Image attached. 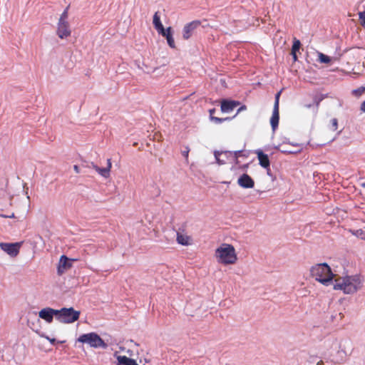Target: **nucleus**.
I'll return each instance as SVG.
<instances>
[{"instance_id":"nucleus-1","label":"nucleus","mask_w":365,"mask_h":365,"mask_svg":"<svg viewBox=\"0 0 365 365\" xmlns=\"http://www.w3.org/2000/svg\"><path fill=\"white\" fill-rule=\"evenodd\" d=\"M310 273L312 277L325 286H329L333 283L334 274L331 267L326 262L312 266L310 269Z\"/></svg>"},{"instance_id":"nucleus-2","label":"nucleus","mask_w":365,"mask_h":365,"mask_svg":"<svg viewBox=\"0 0 365 365\" xmlns=\"http://www.w3.org/2000/svg\"><path fill=\"white\" fill-rule=\"evenodd\" d=\"M215 257L217 262L222 264H235L237 259L235 247L230 244H222L215 250Z\"/></svg>"},{"instance_id":"nucleus-3","label":"nucleus","mask_w":365,"mask_h":365,"mask_svg":"<svg viewBox=\"0 0 365 365\" xmlns=\"http://www.w3.org/2000/svg\"><path fill=\"white\" fill-rule=\"evenodd\" d=\"M77 341L86 344L94 349H107L108 345L96 332L92 331L89 333L82 334L77 339Z\"/></svg>"},{"instance_id":"nucleus-4","label":"nucleus","mask_w":365,"mask_h":365,"mask_svg":"<svg viewBox=\"0 0 365 365\" xmlns=\"http://www.w3.org/2000/svg\"><path fill=\"white\" fill-rule=\"evenodd\" d=\"M81 312L73 307H62L58 309L57 321L62 324H72L78 320Z\"/></svg>"},{"instance_id":"nucleus-5","label":"nucleus","mask_w":365,"mask_h":365,"mask_svg":"<svg viewBox=\"0 0 365 365\" xmlns=\"http://www.w3.org/2000/svg\"><path fill=\"white\" fill-rule=\"evenodd\" d=\"M22 242H0L1 249L11 257H16L19 253Z\"/></svg>"},{"instance_id":"nucleus-6","label":"nucleus","mask_w":365,"mask_h":365,"mask_svg":"<svg viewBox=\"0 0 365 365\" xmlns=\"http://www.w3.org/2000/svg\"><path fill=\"white\" fill-rule=\"evenodd\" d=\"M57 313L58 309L51 307H45L38 312V317L46 322L51 324L53 321L54 317L57 320Z\"/></svg>"},{"instance_id":"nucleus-7","label":"nucleus","mask_w":365,"mask_h":365,"mask_svg":"<svg viewBox=\"0 0 365 365\" xmlns=\"http://www.w3.org/2000/svg\"><path fill=\"white\" fill-rule=\"evenodd\" d=\"M240 105V102L239 101L222 98L220 101V109L222 113H228Z\"/></svg>"},{"instance_id":"nucleus-8","label":"nucleus","mask_w":365,"mask_h":365,"mask_svg":"<svg viewBox=\"0 0 365 365\" xmlns=\"http://www.w3.org/2000/svg\"><path fill=\"white\" fill-rule=\"evenodd\" d=\"M76 260L77 259L68 258L64 255H61L57 267L58 274L61 275L66 270L72 267V262Z\"/></svg>"},{"instance_id":"nucleus-9","label":"nucleus","mask_w":365,"mask_h":365,"mask_svg":"<svg viewBox=\"0 0 365 365\" xmlns=\"http://www.w3.org/2000/svg\"><path fill=\"white\" fill-rule=\"evenodd\" d=\"M201 25V21L199 20H194L190 23L186 24L182 29V37L184 39H189L194 31Z\"/></svg>"},{"instance_id":"nucleus-10","label":"nucleus","mask_w":365,"mask_h":365,"mask_svg":"<svg viewBox=\"0 0 365 365\" xmlns=\"http://www.w3.org/2000/svg\"><path fill=\"white\" fill-rule=\"evenodd\" d=\"M56 34L61 39L70 36L71 31L69 28L68 22L58 21Z\"/></svg>"},{"instance_id":"nucleus-11","label":"nucleus","mask_w":365,"mask_h":365,"mask_svg":"<svg viewBox=\"0 0 365 365\" xmlns=\"http://www.w3.org/2000/svg\"><path fill=\"white\" fill-rule=\"evenodd\" d=\"M346 279L348 280L349 286L351 289H355L354 293L356 292L362 287V279L361 275H346Z\"/></svg>"},{"instance_id":"nucleus-12","label":"nucleus","mask_w":365,"mask_h":365,"mask_svg":"<svg viewBox=\"0 0 365 365\" xmlns=\"http://www.w3.org/2000/svg\"><path fill=\"white\" fill-rule=\"evenodd\" d=\"M237 184L244 189H249L254 187L255 181L247 173H243L238 178Z\"/></svg>"},{"instance_id":"nucleus-13","label":"nucleus","mask_w":365,"mask_h":365,"mask_svg":"<svg viewBox=\"0 0 365 365\" xmlns=\"http://www.w3.org/2000/svg\"><path fill=\"white\" fill-rule=\"evenodd\" d=\"M347 282L348 280L346 279L345 276L343 277L341 281H336V283L334 284V289L342 290L346 294H354L355 289L350 288Z\"/></svg>"},{"instance_id":"nucleus-14","label":"nucleus","mask_w":365,"mask_h":365,"mask_svg":"<svg viewBox=\"0 0 365 365\" xmlns=\"http://www.w3.org/2000/svg\"><path fill=\"white\" fill-rule=\"evenodd\" d=\"M257 157L259 160V165L264 168L267 169L270 167V160L267 154L264 153L262 149L258 148L254 152Z\"/></svg>"},{"instance_id":"nucleus-15","label":"nucleus","mask_w":365,"mask_h":365,"mask_svg":"<svg viewBox=\"0 0 365 365\" xmlns=\"http://www.w3.org/2000/svg\"><path fill=\"white\" fill-rule=\"evenodd\" d=\"M159 34L166 38L168 45L170 48H175V43L173 38V30L171 26H168L166 29H164L161 32L159 33Z\"/></svg>"},{"instance_id":"nucleus-16","label":"nucleus","mask_w":365,"mask_h":365,"mask_svg":"<svg viewBox=\"0 0 365 365\" xmlns=\"http://www.w3.org/2000/svg\"><path fill=\"white\" fill-rule=\"evenodd\" d=\"M279 108H273L272 114L270 118V125L272 127V130L274 132L279 126Z\"/></svg>"},{"instance_id":"nucleus-17","label":"nucleus","mask_w":365,"mask_h":365,"mask_svg":"<svg viewBox=\"0 0 365 365\" xmlns=\"http://www.w3.org/2000/svg\"><path fill=\"white\" fill-rule=\"evenodd\" d=\"M94 169L100 174L102 177L107 178L110 175V171L111 168L110 159L107 160V166L105 168H100L98 165H93Z\"/></svg>"},{"instance_id":"nucleus-18","label":"nucleus","mask_w":365,"mask_h":365,"mask_svg":"<svg viewBox=\"0 0 365 365\" xmlns=\"http://www.w3.org/2000/svg\"><path fill=\"white\" fill-rule=\"evenodd\" d=\"M225 155V156L226 157V158H229L230 157H231L232 155V151H229V150H215L214 151V156H215V160H216V163L221 165H224L226 163V160H224V159H221L220 158V156L221 155Z\"/></svg>"},{"instance_id":"nucleus-19","label":"nucleus","mask_w":365,"mask_h":365,"mask_svg":"<svg viewBox=\"0 0 365 365\" xmlns=\"http://www.w3.org/2000/svg\"><path fill=\"white\" fill-rule=\"evenodd\" d=\"M116 359L118 361V365H138L135 359L126 356H116Z\"/></svg>"},{"instance_id":"nucleus-20","label":"nucleus","mask_w":365,"mask_h":365,"mask_svg":"<svg viewBox=\"0 0 365 365\" xmlns=\"http://www.w3.org/2000/svg\"><path fill=\"white\" fill-rule=\"evenodd\" d=\"M153 24L154 28L156 29V31L158 32V34L160 32H161L165 29L161 22L158 11H156L153 15Z\"/></svg>"},{"instance_id":"nucleus-21","label":"nucleus","mask_w":365,"mask_h":365,"mask_svg":"<svg viewBox=\"0 0 365 365\" xmlns=\"http://www.w3.org/2000/svg\"><path fill=\"white\" fill-rule=\"evenodd\" d=\"M328 96V93H317L313 97L314 104H315L317 109L318 108L320 103Z\"/></svg>"},{"instance_id":"nucleus-22","label":"nucleus","mask_w":365,"mask_h":365,"mask_svg":"<svg viewBox=\"0 0 365 365\" xmlns=\"http://www.w3.org/2000/svg\"><path fill=\"white\" fill-rule=\"evenodd\" d=\"M234 118H235V115H234L232 117H226V118H219V117H215V116H211L210 120L212 122H213L214 123L219 125L225 121H230L232 119H233Z\"/></svg>"},{"instance_id":"nucleus-23","label":"nucleus","mask_w":365,"mask_h":365,"mask_svg":"<svg viewBox=\"0 0 365 365\" xmlns=\"http://www.w3.org/2000/svg\"><path fill=\"white\" fill-rule=\"evenodd\" d=\"M318 61L321 63L329 64L331 61V58L323 53L318 52Z\"/></svg>"},{"instance_id":"nucleus-24","label":"nucleus","mask_w":365,"mask_h":365,"mask_svg":"<svg viewBox=\"0 0 365 365\" xmlns=\"http://www.w3.org/2000/svg\"><path fill=\"white\" fill-rule=\"evenodd\" d=\"M177 242L178 244L184 246L189 245L188 237L179 232H177Z\"/></svg>"},{"instance_id":"nucleus-25","label":"nucleus","mask_w":365,"mask_h":365,"mask_svg":"<svg viewBox=\"0 0 365 365\" xmlns=\"http://www.w3.org/2000/svg\"><path fill=\"white\" fill-rule=\"evenodd\" d=\"M300 47H301V42H300V41L299 39L294 38V41H293L291 52L292 53H294V52L297 53V52H299V51L300 49Z\"/></svg>"},{"instance_id":"nucleus-26","label":"nucleus","mask_w":365,"mask_h":365,"mask_svg":"<svg viewBox=\"0 0 365 365\" xmlns=\"http://www.w3.org/2000/svg\"><path fill=\"white\" fill-rule=\"evenodd\" d=\"M69 6H68L62 12L58 19V21L68 22L67 19L68 16Z\"/></svg>"},{"instance_id":"nucleus-27","label":"nucleus","mask_w":365,"mask_h":365,"mask_svg":"<svg viewBox=\"0 0 365 365\" xmlns=\"http://www.w3.org/2000/svg\"><path fill=\"white\" fill-rule=\"evenodd\" d=\"M243 150H236V151H234V152H232V155L231 156H233V158H235V163H238V158L239 157H242V156H244L245 157L246 155L243 154Z\"/></svg>"},{"instance_id":"nucleus-28","label":"nucleus","mask_w":365,"mask_h":365,"mask_svg":"<svg viewBox=\"0 0 365 365\" xmlns=\"http://www.w3.org/2000/svg\"><path fill=\"white\" fill-rule=\"evenodd\" d=\"M353 234L356 235L357 237L361 238V240H365V230L364 229H358L355 230Z\"/></svg>"},{"instance_id":"nucleus-29","label":"nucleus","mask_w":365,"mask_h":365,"mask_svg":"<svg viewBox=\"0 0 365 365\" xmlns=\"http://www.w3.org/2000/svg\"><path fill=\"white\" fill-rule=\"evenodd\" d=\"M365 91V87L364 86H361L356 89H354L352 91V93L356 96H360L361 95H362Z\"/></svg>"},{"instance_id":"nucleus-30","label":"nucleus","mask_w":365,"mask_h":365,"mask_svg":"<svg viewBox=\"0 0 365 365\" xmlns=\"http://www.w3.org/2000/svg\"><path fill=\"white\" fill-rule=\"evenodd\" d=\"M338 128V120L336 118H332L331 120V125L329 127V129L332 131L336 130Z\"/></svg>"},{"instance_id":"nucleus-31","label":"nucleus","mask_w":365,"mask_h":365,"mask_svg":"<svg viewBox=\"0 0 365 365\" xmlns=\"http://www.w3.org/2000/svg\"><path fill=\"white\" fill-rule=\"evenodd\" d=\"M281 93L282 91H279L277 92L276 94H275V96H274V108H279V97H280V95H281Z\"/></svg>"},{"instance_id":"nucleus-32","label":"nucleus","mask_w":365,"mask_h":365,"mask_svg":"<svg viewBox=\"0 0 365 365\" xmlns=\"http://www.w3.org/2000/svg\"><path fill=\"white\" fill-rule=\"evenodd\" d=\"M359 19L362 21V24H365V11H361L359 13Z\"/></svg>"},{"instance_id":"nucleus-33","label":"nucleus","mask_w":365,"mask_h":365,"mask_svg":"<svg viewBox=\"0 0 365 365\" xmlns=\"http://www.w3.org/2000/svg\"><path fill=\"white\" fill-rule=\"evenodd\" d=\"M279 151L284 154H289V155H296L297 154V152H291V150H279Z\"/></svg>"},{"instance_id":"nucleus-34","label":"nucleus","mask_w":365,"mask_h":365,"mask_svg":"<svg viewBox=\"0 0 365 365\" xmlns=\"http://www.w3.org/2000/svg\"><path fill=\"white\" fill-rule=\"evenodd\" d=\"M247 109V106L245 105H242L237 110V113L235 115V116L240 113L241 111H243V110H245Z\"/></svg>"},{"instance_id":"nucleus-35","label":"nucleus","mask_w":365,"mask_h":365,"mask_svg":"<svg viewBox=\"0 0 365 365\" xmlns=\"http://www.w3.org/2000/svg\"><path fill=\"white\" fill-rule=\"evenodd\" d=\"M46 338L50 341V343L52 345H54L57 342V340L55 338H50L49 336H46Z\"/></svg>"},{"instance_id":"nucleus-36","label":"nucleus","mask_w":365,"mask_h":365,"mask_svg":"<svg viewBox=\"0 0 365 365\" xmlns=\"http://www.w3.org/2000/svg\"><path fill=\"white\" fill-rule=\"evenodd\" d=\"M0 217H4V218H14V217H15V215H14V213H12L10 215L0 214Z\"/></svg>"},{"instance_id":"nucleus-37","label":"nucleus","mask_w":365,"mask_h":365,"mask_svg":"<svg viewBox=\"0 0 365 365\" xmlns=\"http://www.w3.org/2000/svg\"><path fill=\"white\" fill-rule=\"evenodd\" d=\"M291 143V141L289 140V139L287 137H283L282 138V144H290Z\"/></svg>"},{"instance_id":"nucleus-38","label":"nucleus","mask_w":365,"mask_h":365,"mask_svg":"<svg viewBox=\"0 0 365 365\" xmlns=\"http://www.w3.org/2000/svg\"><path fill=\"white\" fill-rule=\"evenodd\" d=\"M266 170H267V175H268V176H269V177H271V178H272V180H274V177L273 176V175H272V172H271L270 167H269V168H268L267 169H266Z\"/></svg>"},{"instance_id":"nucleus-39","label":"nucleus","mask_w":365,"mask_h":365,"mask_svg":"<svg viewBox=\"0 0 365 365\" xmlns=\"http://www.w3.org/2000/svg\"><path fill=\"white\" fill-rule=\"evenodd\" d=\"M291 55H292V56L293 61H294V62L297 61V60H298V57H297V53H295V52H294V53H292V52H291Z\"/></svg>"},{"instance_id":"nucleus-40","label":"nucleus","mask_w":365,"mask_h":365,"mask_svg":"<svg viewBox=\"0 0 365 365\" xmlns=\"http://www.w3.org/2000/svg\"><path fill=\"white\" fill-rule=\"evenodd\" d=\"M215 111H216L215 108H211L209 110L210 120H211V116H214L213 114L215 113Z\"/></svg>"},{"instance_id":"nucleus-41","label":"nucleus","mask_w":365,"mask_h":365,"mask_svg":"<svg viewBox=\"0 0 365 365\" xmlns=\"http://www.w3.org/2000/svg\"><path fill=\"white\" fill-rule=\"evenodd\" d=\"M73 169H74V170L76 171V173H80V168H79L78 165H73Z\"/></svg>"},{"instance_id":"nucleus-42","label":"nucleus","mask_w":365,"mask_h":365,"mask_svg":"<svg viewBox=\"0 0 365 365\" xmlns=\"http://www.w3.org/2000/svg\"><path fill=\"white\" fill-rule=\"evenodd\" d=\"M360 109L362 112H365V101L361 104Z\"/></svg>"},{"instance_id":"nucleus-43","label":"nucleus","mask_w":365,"mask_h":365,"mask_svg":"<svg viewBox=\"0 0 365 365\" xmlns=\"http://www.w3.org/2000/svg\"><path fill=\"white\" fill-rule=\"evenodd\" d=\"M270 148H271V146L269 145H267L264 146L262 150H263V151H268V150H269Z\"/></svg>"},{"instance_id":"nucleus-44","label":"nucleus","mask_w":365,"mask_h":365,"mask_svg":"<svg viewBox=\"0 0 365 365\" xmlns=\"http://www.w3.org/2000/svg\"><path fill=\"white\" fill-rule=\"evenodd\" d=\"M292 146H301L302 145L299 144V143H293V142H291V143L289 144Z\"/></svg>"},{"instance_id":"nucleus-45","label":"nucleus","mask_w":365,"mask_h":365,"mask_svg":"<svg viewBox=\"0 0 365 365\" xmlns=\"http://www.w3.org/2000/svg\"><path fill=\"white\" fill-rule=\"evenodd\" d=\"M188 152H189V150H186V151H183V152H182V155H183L184 157H186V158H187V157L188 156Z\"/></svg>"},{"instance_id":"nucleus-46","label":"nucleus","mask_w":365,"mask_h":365,"mask_svg":"<svg viewBox=\"0 0 365 365\" xmlns=\"http://www.w3.org/2000/svg\"><path fill=\"white\" fill-rule=\"evenodd\" d=\"M302 150V148H300L297 150H291V152H297V154H298V153H301Z\"/></svg>"},{"instance_id":"nucleus-47","label":"nucleus","mask_w":365,"mask_h":365,"mask_svg":"<svg viewBox=\"0 0 365 365\" xmlns=\"http://www.w3.org/2000/svg\"><path fill=\"white\" fill-rule=\"evenodd\" d=\"M273 148H274V149H276V150H280V149H279V145H273Z\"/></svg>"},{"instance_id":"nucleus-48","label":"nucleus","mask_w":365,"mask_h":365,"mask_svg":"<svg viewBox=\"0 0 365 365\" xmlns=\"http://www.w3.org/2000/svg\"><path fill=\"white\" fill-rule=\"evenodd\" d=\"M312 106V104H307L306 105L307 108H311Z\"/></svg>"},{"instance_id":"nucleus-49","label":"nucleus","mask_w":365,"mask_h":365,"mask_svg":"<svg viewBox=\"0 0 365 365\" xmlns=\"http://www.w3.org/2000/svg\"><path fill=\"white\" fill-rule=\"evenodd\" d=\"M361 185H362L363 187H365V182L362 183V184H361Z\"/></svg>"},{"instance_id":"nucleus-50","label":"nucleus","mask_w":365,"mask_h":365,"mask_svg":"<svg viewBox=\"0 0 365 365\" xmlns=\"http://www.w3.org/2000/svg\"><path fill=\"white\" fill-rule=\"evenodd\" d=\"M341 130L339 131V132L337 133V135H339V134L341 133Z\"/></svg>"}]
</instances>
